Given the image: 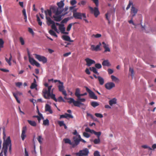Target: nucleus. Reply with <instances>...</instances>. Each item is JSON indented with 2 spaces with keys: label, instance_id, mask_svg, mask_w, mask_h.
<instances>
[{
  "label": "nucleus",
  "instance_id": "obj_60",
  "mask_svg": "<svg viewBox=\"0 0 156 156\" xmlns=\"http://www.w3.org/2000/svg\"><path fill=\"white\" fill-rule=\"evenodd\" d=\"M108 72L109 74H111L113 73V70L110 69H108Z\"/></svg>",
  "mask_w": 156,
  "mask_h": 156
},
{
  "label": "nucleus",
  "instance_id": "obj_6",
  "mask_svg": "<svg viewBox=\"0 0 156 156\" xmlns=\"http://www.w3.org/2000/svg\"><path fill=\"white\" fill-rule=\"evenodd\" d=\"M73 16L75 19H81L82 17L83 18L86 17L85 13L75 12H73Z\"/></svg>",
  "mask_w": 156,
  "mask_h": 156
},
{
  "label": "nucleus",
  "instance_id": "obj_28",
  "mask_svg": "<svg viewBox=\"0 0 156 156\" xmlns=\"http://www.w3.org/2000/svg\"><path fill=\"white\" fill-rule=\"evenodd\" d=\"M109 105L112 106L113 105L115 104L116 103V100L115 98H114L109 101Z\"/></svg>",
  "mask_w": 156,
  "mask_h": 156
},
{
  "label": "nucleus",
  "instance_id": "obj_41",
  "mask_svg": "<svg viewBox=\"0 0 156 156\" xmlns=\"http://www.w3.org/2000/svg\"><path fill=\"white\" fill-rule=\"evenodd\" d=\"M75 23H71L69 24L67 28V31H69L70 30L71 28L72 25H74Z\"/></svg>",
  "mask_w": 156,
  "mask_h": 156
},
{
  "label": "nucleus",
  "instance_id": "obj_38",
  "mask_svg": "<svg viewBox=\"0 0 156 156\" xmlns=\"http://www.w3.org/2000/svg\"><path fill=\"white\" fill-rule=\"evenodd\" d=\"M50 96L51 98L54 100L55 101L57 102V99L55 98V94H51V93H50Z\"/></svg>",
  "mask_w": 156,
  "mask_h": 156
},
{
  "label": "nucleus",
  "instance_id": "obj_22",
  "mask_svg": "<svg viewBox=\"0 0 156 156\" xmlns=\"http://www.w3.org/2000/svg\"><path fill=\"white\" fill-rule=\"evenodd\" d=\"M64 0H61L60 2L57 3V5L58 6V8L62 9L64 5Z\"/></svg>",
  "mask_w": 156,
  "mask_h": 156
},
{
  "label": "nucleus",
  "instance_id": "obj_53",
  "mask_svg": "<svg viewBox=\"0 0 156 156\" xmlns=\"http://www.w3.org/2000/svg\"><path fill=\"white\" fill-rule=\"evenodd\" d=\"M101 132H96L95 131L94 134L97 136V137L98 138H100V136L101 135Z\"/></svg>",
  "mask_w": 156,
  "mask_h": 156
},
{
  "label": "nucleus",
  "instance_id": "obj_9",
  "mask_svg": "<svg viewBox=\"0 0 156 156\" xmlns=\"http://www.w3.org/2000/svg\"><path fill=\"white\" fill-rule=\"evenodd\" d=\"M29 59L30 63L32 65H35L37 67L40 66V64L36 61L33 58H31L29 54Z\"/></svg>",
  "mask_w": 156,
  "mask_h": 156
},
{
  "label": "nucleus",
  "instance_id": "obj_40",
  "mask_svg": "<svg viewBox=\"0 0 156 156\" xmlns=\"http://www.w3.org/2000/svg\"><path fill=\"white\" fill-rule=\"evenodd\" d=\"M4 44V41L2 39L0 38V51L1 50V48H3Z\"/></svg>",
  "mask_w": 156,
  "mask_h": 156
},
{
  "label": "nucleus",
  "instance_id": "obj_64",
  "mask_svg": "<svg viewBox=\"0 0 156 156\" xmlns=\"http://www.w3.org/2000/svg\"><path fill=\"white\" fill-rule=\"evenodd\" d=\"M101 49L100 48V47L99 45H98L95 47V51H97L98 50H101Z\"/></svg>",
  "mask_w": 156,
  "mask_h": 156
},
{
  "label": "nucleus",
  "instance_id": "obj_26",
  "mask_svg": "<svg viewBox=\"0 0 156 156\" xmlns=\"http://www.w3.org/2000/svg\"><path fill=\"white\" fill-rule=\"evenodd\" d=\"M27 122L28 123L32 126L35 127L37 125L36 123L34 121L27 120Z\"/></svg>",
  "mask_w": 156,
  "mask_h": 156
},
{
  "label": "nucleus",
  "instance_id": "obj_59",
  "mask_svg": "<svg viewBox=\"0 0 156 156\" xmlns=\"http://www.w3.org/2000/svg\"><path fill=\"white\" fill-rule=\"evenodd\" d=\"M34 118H37V119L39 121V122H40V121L41 120V118L37 115H34L33 116Z\"/></svg>",
  "mask_w": 156,
  "mask_h": 156
},
{
  "label": "nucleus",
  "instance_id": "obj_34",
  "mask_svg": "<svg viewBox=\"0 0 156 156\" xmlns=\"http://www.w3.org/2000/svg\"><path fill=\"white\" fill-rule=\"evenodd\" d=\"M64 141L65 142V143L66 144H69L72 146L73 144L72 142L71 141V140L69 139H64Z\"/></svg>",
  "mask_w": 156,
  "mask_h": 156
},
{
  "label": "nucleus",
  "instance_id": "obj_43",
  "mask_svg": "<svg viewBox=\"0 0 156 156\" xmlns=\"http://www.w3.org/2000/svg\"><path fill=\"white\" fill-rule=\"evenodd\" d=\"M111 79L112 81H119V79L113 75H112L111 76Z\"/></svg>",
  "mask_w": 156,
  "mask_h": 156
},
{
  "label": "nucleus",
  "instance_id": "obj_54",
  "mask_svg": "<svg viewBox=\"0 0 156 156\" xmlns=\"http://www.w3.org/2000/svg\"><path fill=\"white\" fill-rule=\"evenodd\" d=\"M20 41L22 45H23L24 44V41L23 38L22 37H20Z\"/></svg>",
  "mask_w": 156,
  "mask_h": 156
},
{
  "label": "nucleus",
  "instance_id": "obj_44",
  "mask_svg": "<svg viewBox=\"0 0 156 156\" xmlns=\"http://www.w3.org/2000/svg\"><path fill=\"white\" fill-rule=\"evenodd\" d=\"M101 35L100 34H93L92 35V37H94L95 38H99L101 37Z\"/></svg>",
  "mask_w": 156,
  "mask_h": 156
},
{
  "label": "nucleus",
  "instance_id": "obj_24",
  "mask_svg": "<svg viewBox=\"0 0 156 156\" xmlns=\"http://www.w3.org/2000/svg\"><path fill=\"white\" fill-rule=\"evenodd\" d=\"M102 65L103 66H111V64L108 60H104L102 62Z\"/></svg>",
  "mask_w": 156,
  "mask_h": 156
},
{
  "label": "nucleus",
  "instance_id": "obj_47",
  "mask_svg": "<svg viewBox=\"0 0 156 156\" xmlns=\"http://www.w3.org/2000/svg\"><path fill=\"white\" fill-rule=\"evenodd\" d=\"M95 115L97 117L100 118H102L103 117V115L100 113H96L95 114Z\"/></svg>",
  "mask_w": 156,
  "mask_h": 156
},
{
  "label": "nucleus",
  "instance_id": "obj_3",
  "mask_svg": "<svg viewBox=\"0 0 156 156\" xmlns=\"http://www.w3.org/2000/svg\"><path fill=\"white\" fill-rule=\"evenodd\" d=\"M89 151L87 148H85L76 153L77 156H87L89 154Z\"/></svg>",
  "mask_w": 156,
  "mask_h": 156
},
{
  "label": "nucleus",
  "instance_id": "obj_35",
  "mask_svg": "<svg viewBox=\"0 0 156 156\" xmlns=\"http://www.w3.org/2000/svg\"><path fill=\"white\" fill-rule=\"evenodd\" d=\"M49 33L51 35L53 36L56 37H57V35L55 32L52 30H50L49 31Z\"/></svg>",
  "mask_w": 156,
  "mask_h": 156
},
{
  "label": "nucleus",
  "instance_id": "obj_58",
  "mask_svg": "<svg viewBox=\"0 0 156 156\" xmlns=\"http://www.w3.org/2000/svg\"><path fill=\"white\" fill-rule=\"evenodd\" d=\"M58 124L60 126H62L65 125L63 121H58Z\"/></svg>",
  "mask_w": 156,
  "mask_h": 156
},
{
  "label": "nucleus",
  "instance_id": "obj_11",
  "mask_svg": "<svg viewBox=\"0 0 156 156\" xmlns=\"http://www.w3.org/2000/svg\"><path fill=\"white\" fill-rule=\"evenodd\" d=\"M115 83L112 82L108 83L105 85V88L108 90H111L112 88L115 87Z\"/></svg>",
  "mask_w": 156,
  "mask_h": 156
},
{
  "label": "nucleus",
  "instance_id": "obj_37",
  "mask_svg": "<svg viewBox=\"0 0 156 156\" xmlns=\"http://www.w3.org/2000/svg\"><path fill=\"white\" fill-rule=\"evenodd\" d=\"M43 124L45 126H48L49 125V120L48 119L44 120Z\"/></svg>",
  "mask_w": 156,
  "mask_h": 156
},
{
  "label": "nucleus",
  "instance_id": "obj_36",
  "mask_svg": "<svg viewBox=\"0 0 156 156\" xmlns=\"http://www.w3.org/2000/svg\"><path fill=\"white\" fill-rule=\"evenodd\" d=\"M36 17H37V21L38 23V24L40 25V26H41L42 25V22L41 21V20L39 18V16H38V15H36Z\"/></svg>",
  "mask_w": 156,
  "mask_h": 156
},
{
  "label": "nucleus",
  "instance_id": "obj_39",
  "mask_svg": "<svg viewBox=\"0 0 156 156\" xmlns=\"http://www.w3.org/2000/svg\"><path fill=\"white\" fill-rule=\"evenodd\" d=\"M94 143L95 144H98L100 143V138L95 139L94 140Z\"/></svg>",
  "mask_w": 156,
  "mask_h": 156
},
{
  "label": "nucleus",
  "instance_id": "obj_23",
  "mask_svg": "<svg viewBox=\"0 0 156 156\" xmlns=\"http://www.w3.org/2000/svg\"><path fill=\"white\" fill-rule=\"evenodd\" d=\"M44 12L46 16V17H48V15L50 17L51 16L52 12L51 10L48 9L47 10H45Z\"/></svg>",
  "mask_w": 156,
  "mask_h": 156
},
{
  "label": "nucleus",
  "instance_id": "obj_46",
  "mask_svg": "<svg viewBox=\"0 0 156 156\" xmlns=\"http://www.w3.org/2000/svg\"><path fill=\"white\" fill-rule=\"evenodd\" d=\"M95 67L98 69H100L101 68L102 66L100 63H97L95 65Z\"/></svg>",
  "mask_w": 156,
  "mask_h": 156
},
{
  "label": "nucleus",
  "instance_id": "obj_33",
  "mask_svg": "<svg viewBox=\"0 0 156 156\" xmlns=\"http://www.w3.org/2000/svg\"><path fill=\"white\" fill-rule=\"evenodd\" d=\"M89 69L90 71H92L94 73L97 74H99L98 73V72L97 71V69L95 67H90Z\"/></svg>",
  "mask_w": 156,
  "mask_h": 156
},
{
  "label": "nucleus",
  "instance_id": "obj_8",
  "mask_svg": "<svg viewBox=\"0 0 156 156\" xmlns=\"http://www.w3.org/2000/svg\"><path fill=\"white\" fill-rule=\"evenodd\" d=\"M34 55L35 56V58L39 61L42 62L44 63L47 62V59L45 57L37 54H35Z\"/></svg>",
  "mask_w": 156,
  "mask_h": 156
},
{
  "label": "nucleus",
  "instance_id": "obj_32",
  "mask_svg": "<svg viewBox=\"0 0 156 156\" xmlns=\"http://www.w3.org/2000/svg\"><path fill=\"white\" fill-rule=\"evenodd\" d=\"M91 105L93 107H95L99 105V104L98 102L96 101H92L91 103Z\"/></svg>",
  "mask_w": 156,
  "mask_h": 156
},
{
  "label": "nucleus",
  "instance_id": "obj_10",
  "mask_svg": "<svg viewBox=\"0 0 156 156\" xmlns=\"http://www.w3.org/2000/svg\"><path fill=\"white\" fill-rule=\"evenodd\" d=\"M64 98L65 99L69 100V101H68V103L70 104L73 103L75 106L77 107V106H78V104H80V103L79 102V101H75L74 100V99L73 98H66V97L65 96L64 97Z\"/></svg>",
  "mask_w": 156,
  "mask_h": 156
},
{
  "label": "nucleus",
  "instance_id": "obj_7",
  "mask_svg": "<svg viewBox=\"0 0 156 156\" xmlns=\"http://www.w3.org/2000/svg\"><path fill=\"white\" fill-rule=\"evenodd\" d=\"M89 9L91 13L94 14V16L97 17L100 14V12L98 8V7H95L94 8L90 7Z\"/></svg>",
  "mask_w": 156,
  "mask_h": 156
},
{
  "label": "nucleus",
  "instance_id": "obj_21",
  "mask_svg": "<svg viewBox=\"0 0 156 156\" xmlns=\"http://www.w3.org/2000/svg\"><path fill=\"white\" fill-rule=\"evenodd\" d=\"M137 9H136L135 7H134L133 6L132 7L131 14H132V16H135V14L137 13Z\"/></svg>",
  "mask_w": 156,
  "mask_h": 156
},
{
  "label": "nucleus",
  "instance_id": "obj_56",
  "mask_svg": "<svg viewBox=\"0 0 156 156\" xmlns=\"http://www.w3.org/2000/svg\"><path fill=\"white\" fill-rule=\"evenodd\" d=\"M42 140V137L41 136H39L38 138H37V140L39 142V143L41 144L42 143V141L41 140Z\"/></svg>",
  "mask_w": 156,
  "mask_h": 156
},
{
  "label": "nucleus",
  "instance_id": "obj_13",
  "mask_svg": "<svg viewBox=\"0 0 156 156\" xmlns=\"http://www.w3.org/2000/svg\"><path fill=\"white\" fill-rule=\"evenodd\" d=\"M73 139L74 141L72 142L73 144L72 147H74L79 144L80 140L78 139V138H77L76 136H74Z\"/></svg>",
  "mask_w": 156,
  "mask_h": 156
},
{
  "label": "nucleus",
  "instance_id": "obj_62",
  "mask_svg": "<svg viewBox=\"0 0 156 156\" xmlns=\"http://www.w3.org/2000/svg\"><path fill=\"white\" fill-rule=\"evenodd\" d=\"M132 3L130 1H129V3L128 5L126 8V9L128 10L130 7V6L131 5H132Z\"/></svg>",
  "mask_w": 156,
  "mask_h": 156
},
{
  "label": "nucleus",
  "instance_id": "obj_14",
  "mask_svg": "<svg viewBox=\"0 0 156 156\" xmlns=\"http://www.w3.org/2000/svg\"><path fill=\"white\" fill-rule=\"evenodd\" d=\"M27 130V127L25 126L23 127L22 130V133L21 135V137L22 140H23L26 137L25 133Z\"/></svg>",
  "mask_w": 156,
  "mask_h": 156
},
{
  "label": "nucleus",
  "instance_id": "obj_1",
  "mask_svg": "<svg viewBox=\"0 0 156 156\" xmlns=\"http://www.w3.org/2000/svg\"><path fill=\"white\" fill-rule=\"evenodd\" d=\"M48 87V90L46 88H44L43 89L42 92L43 94V96L45 99H49L50 95L51 90L52 86H50Z\"/></svg>",
  "mask_w": 156,
  "mask_h": 156
},
{
  "label": "nucleus",
  "instance_id": "obj_31",
  "mask_svg": "<svg viewBox=\"0 0 156 156\" xmlns=\"http://www.w3.org/2000/svg\"><path fill=\"white\" fill-rule=\"evenodd\" d=\"M22 13L24 16V19L25 20V22H26L27 21V16L26 13V10L25 9H23L22 11Z\"/></svg>",
  "mask_w": 156,
  "mask_h": 156
},
{
  "label": "nucleus",
  "instance_id": "obj_16",
  "mask_svg": "<svg viewBox=\"0 0 156 156\" xmlns=\"http://www.w3.org/2000/svg\"><path fill=\"white\" fill-rule=\"evenodd\" d=\"M10 144H11V140L10 139L9 137H8L5 142V144H3V147H6V149H7L8 147Z\"/></svg>",
  "mask_w": 156,
  "mask_h": 156
},
{
  "label": "nucleus",
  "instance_id": "obj_63",
  "mask_svg": "<svg viewBox=\"0 0 156 156\" xmlns=\"http://www.w3.org/2000/svg\"><path fill=\"white\" fill-rule=\"evenodd\" d=\"M22 83L21 82H18L16 83V85L17 87H20V86H21Z\"/></svg>",
  "mask_w": 156,
  "mask_h": 156
},
{
  "label": "nucleus",
  "instance_id": "obj_4",
  "mask_svg": "<svg viewBox=\"0 0 156 156\" xmlns=\"http://www.w3.org/2000/svg\"><path fill=\"white\" fill-rule=\"evenodd\" d=\"M84 87L86 88L87 91L88 93L89 96L90 98L94 100H97L98 99L97 96L95 95V94L93 92L87 87L85 86Z\"/></svg>",
  "mask_w": 156,
  "mask_h": 156
},
{
  "label": "nucleus",
  "instance_id": "obj_12",
  "mask_svg": "<svg viewBox=\"0 0 156 156\" xmlns=\"http://www.w3.org/2000/svg\"><path fill=\"white\" fill-rule=\"evenodd\" d=\"M85 60L86 62V65L88 66H90L92 64H94L95 63V62L94 60L89 58H86Z\"/></svg>",
  "mask_w": 156,
  "mask_h": 156
},
{
  "label": "nucleus",
  "instance_id": "obj_51",
  "mask_svg": "<svg viewBox=\"0 0 156 156\" xmlns=\"http://www.w3.org/2000/svg\"><path fill=\"white\" fill-rule=\"evenodd\" d=\"M69 20L68 18H65L61 22V23H66Z\"/></svg>",
  "mask_w": 156,
  "mask_h": 156
},
{
  "label": "nucleus",
  "instance_id": "obj_42",
  "mask_svg": "<svg viewBox=\"0 0 156 156\" xmlns=\"http://www.w3.org/2000/svg\"><path fill=\"white\" fill-rule=\"evenodd\" d=\"M65 118L66 119H68V118H70L73 119V116L69 114H68L67 113H66L65 114Z\"/></svg>",
  "mask_w": 156,
  "mask_h": 156
},
{
  "label": "nucleus",
  "instance_id": "obj_49",
  "mask_svg": "<svg viewBox=\"0 0 156 156\" xmlns=\"http://www.w3.org/2000/svg\"><path fill=\"white\" fill-rule=\"evenodd\" d=\"M87 2L86 0H83V1H80V2H79L78 3V5H84L86 4V3Z\"/></svg>",
  "mask_w": 156,
  "mask_h": 156
},
{
  "label": "nucleus",
  "instance_id": "obj_18",
  "mask_svg": "<svg viewBox=\"0 0 156 156\" xmlns=\"http://www.w3.org/2000/svg\"><path fill=\"white\" fill-rule=\"evenodd\" d=\"M62 16L60 15H55L53 16L52 18H54V20L56 22H59L62 19Z\"/></svg>",
  "mask_w": 156,
  "mask_h": 156
},
{
  "label": "nucleus",
  "instance_id": "obj_17",
  "mask_svg": "<svg viewBox=\"0 0 156 156\" xmlns=\"http://www.w3.org/2000/svg\"><path fill=\"white\" fill-rule=\"evenodd\" d=\"M54 9H53V12L55 14V15H60L63 11V10L61 9L57 8L56 10H54Z\"/></svg>",
  "mask_w": 156,
  "mask_h": 156
},
{
  "label": "nucleus",
  "instance_id": "obj_57",
  "mask_svg": "<svg viewBox=\"0 0 156 156\" xmlns=\"http://www.w3.org/2000/svg\"><path fill=\"white\" fill-rule=\"evenodd\" d=\"M76 3V0H72L70 1V4L72 5H74Z\"/></svg>",
  "mask_w": 156,
  "mask_h": 156
},
{
  "label": "nucleus",
  "instance_id": "obj_30",
  "mask_svg": "<svg viewBox=\"0 0 156 156\" xmlns=\"http://www.w3.org/2000/svg\"><path fill=\"white\" fill-rule=\"evenodd\" d=\"M59 29L62 33L65 31V28L64 27V25L63 24H62V25H60Z\"/></svg>",
  "mask_w": 156,
  "mask_h": 156
},
{
  "label": "nucleus",
  "instance_id": "obj_5",
  "mask_svg": "<svg viewBox=\"0 0 156 156\" xmlns=\"http://www.w3.org/2000/svg\"><path fill=\"white\" fill-rule=\"evenodd\" d=\"M58 83L59 84L58 86L59 90L62 92V94L65 97H66L67 94L66 91L64 89V87L63 86V83L60 81H59Z\"/></svg>",
  "mask_w": 156,
  "mask_h": 156
},
{
  "label": "nucleus",
  "instance_id": "obj_45",
  "mask_svg": "<svg viewBox=\"0 0 156 156\" xmlns=\"http://www.w3.org/2000/svg\"><path fill=\"white\" fill-rule=\"evenodd\" d=\"M57 100V101L59 102H61V101H63V102H64L65 101V100L63 99L62 97L61 96L59 97Z\"/></svg>",
  "mask_w": 156,
  "mask_h": 156
},
{
  "label": "nucleus",
  "instance_id": "obj_25",
  "mask_svg": "<svg viewBox=\"0 0 156 156\" xmlns=\"http://www.w3.org/2000/svg\"><path fill=\"white\" fill-rule=\"evenodd\" d=\"M80 89L79 88H77L76 90V91L75 94L77 98L80 96V95L81 94H80Z\"/></svg>",
  "mask_w": 156,
  "mask_h": 156
},
{
  "label": "nucleus",
  "instance_id": "obj_50",
  "mask_svg": "<svg viewBox=\"0 0 156 156\" xmlns=\"http://www.w3.org/2000/svg\"><path fill=\"white\" fill-rule=\"evenodd\" d=\"M94 156H100V153L98 151H96L94 152Z\"/></svg>",
  "mask_w": 156,
  "mask_h": 156
},
{
  "label": "nucleus",
  "instance_id": "obj_20",
  "mask_svg": "<svg viewBox=\"0 0 156 156\" xmlns=\"http://www.w3.org/2000/svg\"><path fill=\"white\" fill-rule=\"evenodd\" d=\"M62 38L65 41H68L71 42H73V41L71 40L70 37L68 36L63 35L62 36Z\"/></svg>",
  "mask_w": 156,
  "mask_h": 156
},
{
  "label": "nucleus",
  "instance_id": "obj_52",
  "mask_svg": "<svg viewBox=\"0 0 156 156\" xmlns=\"http://www.w3.org/2000/svg\"><path fill=\"white\" fill-rule=\"evenodd\" d=\"M83 135L84 137L87 138L89 137L90 136V135L86 132H84L83 133Z\"/></svg>",
  "mask_w": 156,
  "mask_h": 156
},
{
  "label": "nucleus",
  "instance_id": "obj_15",
  "mask_svg": "<svg viewBox=\"0 0 156 156\" xmlns=\"http://www.w3.org/2000/svg\"><path fill=\"white\" fill-rule=\"evenodd\" d=\"M86 99L85 98H81L80 97V96L77 98V99L76 101H79L80 102V104H78V106H77V107H80V105H84V104L83 103H82L81 102H84L85 101Z\"/></svg>",
  "mask_w": 156,
  "mask_h": 156
},
{
  "label": "nucleus",
  "instance_id": "obj_61",
  "mask_svg": "<svg viewBox=\"0 0 156 156\" xmlns=\"http://www.w3.org/2000/svg\"><path fill=\"white\" fill-rule=\"evenodd\" d=\"M132 3L130 1H129V3L128 5L126 8V9L128 10L130 7V6L131 5H132Z\"/></svg>",
  "mask_w": 156,
  "mask_h": 156
},
{
  "label": "nucleus",
  "instance_id": "obj_29",
  "mask_svg": "<svg viewBox=\"0 0 156 156\" xmlns=\"http://www.w3.org/2000/svg\"><path fill=\"white\" fill-rule=\"evenodd\" d=\"M10 57L9 58V59H8L7 58H5V60L6 62L8 63L9 65L10 66L11 65V61L12 59V56L11 54H10Z\"/></svg>",
  "mask_w": 156,
  "mask_h": 156
},
{
  "label": "nucleus",
  "instance_id": "obj_48",
  "mask_svg": "<svg viewBox=\"0 0 156 156\" xmlns=\"http://www.w3.org/2000/svg\"><path fill=\"white\" fill-rule=\"evenodd\" d=\"M37 85L34 83H32L30 87V88L31 89H34L37 87Z\"/></svg>",
  "mask_w": 156,
  "mask_h": 156
},
{
  "label": "nucleus",
  "instance_id": "obj_55",
  "mask_svg": "<svg viewBox=\"0 0 156 156\" xmlns=\"http://www.w3.org/2000/svg\"><path fill=\"white\" fill-rule=\"evenodd\" d=\"M105 51L104 52V53H105L107 51L108 52H110V49L109 48L108 46L107 47H106V48H105Z\"/></svg>",
  "mask_w": 156,
  "mask_h": 156
},
{
  "label": "nucleus",
  "instance_id": "obj_27",
  "mask_svg": "<svg viewBox=\"0 0 156 156\" xmlns=\"http://www.w3.org/2000/svg\"><path fill=\"white\" fill-rule=\"evenodd\" d=\"M98 79L99 81L100 84L101 85H103L104 82V79L101 76H98Z\"/></svg>",
  "mask_w": 156,
  "mask_h": 156
},
{
  "label": "nucleus",
  "instance_id": "obj_2",
  "mask_svg": "<svg viewBox=\"0 0 156 156\" xmlns=\"http://www.w3.org/2000/svg\"><path fill=\"white\" fill-rule=\"evenodd\" d=\"M46 20L47 24L49 25L50 24H52L51 26L52 29L54 30L57 33H58L55 23L54 21L51 20L50 17H46Z\"/></svg>",
  "mask_w": 156,
  "mask_h": 156
},
{
  "label": "nucleus",
  "instance_id": "obj_19",
  "mask_svg": "<svg viewBox=\"0 0 156 156\" xmlns=\"http://www.w3.org/2000/svg\"><path fill=\"white\" fill-rule=\"evenodd\" d=\"M45 110L46 112H48L50 114H52L53 113L51 106L48 104H46L45 105Z\"/></svg>",
  "mask_w": 156,
  "mask_h": 156
}]
</instances>
